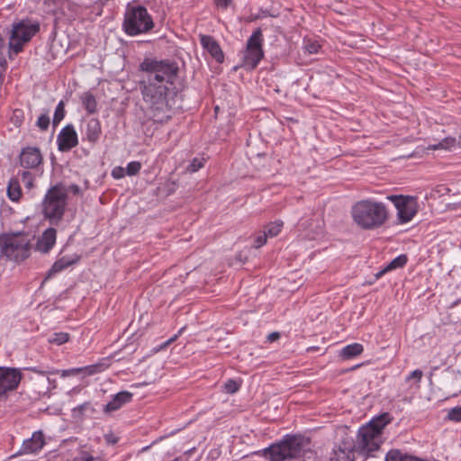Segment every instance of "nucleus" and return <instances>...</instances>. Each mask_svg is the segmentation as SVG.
<instances>
[{
    "label": "nucleus",
    "mask_w": 461,
    "mask_h": 461,
    "mask_svg": "<svg viewBox=\"0 0 461 461\" xmlns=\"http://www.w3.org/2000/svg\"><path fill=\"white\" fill-rule=\"evenodd\" d=\"M145 76L140 82L149 114L155 122H167L173 114L170 95H174V82L179 68L176 62L145 59L140 65Z\"/></svg>",
    "instance_id": "f257e3e1"
},
{
    "label": "nucleus",
    "mask_w": 461,
    "mask_h": 461,
    "mask_svg": "<svg viewBox=\"0 0 461 461\" xmlns=\"http://www.w3.org/2000/svg\"><path fill=\"white\" fill-rule=\"evenodd\" d=\"M390 421V414L384 412L360 427L356 440L349 443L353 450L363 456H372L380 448L383 429Z\"/></svg>",
    "instance_id": "f03ea898"
},
{
    "label": "nucleus",
    "mask_w": 461,
    "mask_h": 461,
    "mask_svg": "<svg viewBox=\"0 0 461 461\" xmlns=\"http://www.w3.org/2000/svg\"><path fill=\"white\" fill-rule=\"evenodd\" d=\"M353 221L362 230L381 228L389 219L387 206L371 198L356 202L351 207Z\"/></svg>",
    "instance_id": "7ed1b4c3"
},
{
    "label": "nucleus",
    "mask_w": 461,
    "mask_h": 461,
    "mask_svg": "<svg viewBox=\"0 0 461 461\" xmlns=\"http://www.w3.org/2000/svg\"><path fill=\"white\" fill-rule=\"evenodd\" d=\"M310 450V440L300 435H286L264 450L265 456L270 461H285L304 456Z\"/></svg>",
    "instance_id": "20e7f679"
},
{
    "label": "nucleus",
    "mask_w": 461,
    "mask_h": 461,
    "mask_svg": "<svg viewBox=\"0 0 461 461\" xmlns=\"http://www.w3.org/2000/svg\"><path fill=\"white\" fill-rule=\"evenodd\" d=\"M29 257V237L24 232L0 235V258L20 263Z\"/></svg>",
    "instance_id": "39448f33"
},
{
    "label": "nucleus",
    "mask_w": 461,
    "mask_h": 461,
    "mask_svg": "<svg viewBox=\"0 0 461 461\" xmlns=\"http://www.w3.org/2000/svg\"><path fill=\"white\" fill-rule=\"evenodd\" d=\"M154 27L147 8L140 5H128L124 14L122 28L129 36L146 33Z\"/></svg>",
    "instance_id": "423d86ee"
},
{
    "label": "nucleus",
    "mask_w": 461,
    "mask_h": 461,
    "mask_svg": "<svg viewBox=\"0 0 461 461\" xmlns=\"http://www.w3.org/2000/svg\"><path fill=\"white\" fill-rule=\"evenodd\" d=\"M66 205L67 191L61 185H55L45 195L42 212L51 223H57L62 219Z\"/></svg>",
    "instance_id": "0eeeda50"
},
{
    "label": "nucleus",
    "mask_w": 461,
    "mask_h": 461,
    "mask_svg": "<svg viewBox=\"0 0 461 461\" xmlns=\"http://www.w3.org/2000/svg\"><path fill=\"white\" fill-rule=\"evenodd\" d=\"M263 34L260 28L255 30L247 41L246 50L243 52L242 67L247 69H255L264 57Z\"/></svg>",
    "instance_id": "6e6552de"
},
{
    "label": "nucleus",
    "mask_w": 461,
    "mask_h": 461,
    "mask_svg": "<svg viewBox=\"0 0 461 461\" xmlns=\"http://www.w3.org/2000/svg\"><path fill=\"white\" fill-rule=\"evenodd\" d=\"M387 199L393 203L397 209V216L401 223H406L412 220L418 212L417 198L409 195H388Z\"/></svg>",
    "instance_id": "1a4fd4ad"
},
{
    "label": "nucleus",
    "mask_w": 461,
    "mask_h": 461,
    "mask_svg": "<svg viewBox=\"0 0 461 461\" xmlns=\"http://www.w3.org/2000/svg\"><path fill=\"white\" fill-rule=\"evenodd\" d=\"M20 381L21 373L18 369L0 367V396L15 389Z\"/></svg>",
    "instance_id": "9d476101"
},
{
    "label": "nucleus",
    "mask_w": 461,
    "mask_h": 461,
    "mask_svg": "<svg viewBox=\"0 0 461 461\" xmlns=\"http://www.w3.org/2000/svg\"><path fill=\"white\" fill-rule=\"evenodd\" d=\"M47 370H39L31 367V387L38 395H43L49 393L50 388V380Z\"/></svg>",
    "instance_id": "9b49d317"
},
{
    "label": "nucleus",
    "mask_w": 461,
    "mask_h": 461,
    "mask_svg": "<svg viewBox=\"0 0 461 461\" xmlns=\"http://www.w3.org/2000/svg\"><path fill=\"white\" fill-rule=\"evenodd\" d=\"M57 143L59 151H68L77 146L78 140L75 128L71 124L65 126L57 137Z\"/></svg>",
    "instance_id": "f8f14e48"
},
{
    "label": "nucleus",
    "mask_w": 461,
    "mask_h": 461,
    "mask_svg": "<svg viewBox=\"0 0 461 461\" xmlns=\"http://www.w3.org/2000/svg\"><path fill=\"white\" fill-rule=\"evenodd\" d=\"M200 42L203 48L206 50L218 63L224 61V54L221 48L212 36L201 35Z\"/></svg>",
    "instance_id": "ddd939ff"
},
{
    "label": "nucleus",
    "mask_w": 461,
    "mask_h": 461,
    "mask_svg": "<svg viewBox=\"0 0 461 461\" xmlns=\"http://www.w3.org/2000/svg\"><path fill=\"white\" fill-rule=\"evenodd\" d=\"M56 235L57 231L54 228L47 229L41 237L39 238L36 243V249L43 253L49 252L56 242Z\"/></svg>",
    "instance_id": "4468645a"
},
{
    "label": "nucleus",
    "mask_w": 461,
    "mask_h": 461,
    "mask_svg": "<svg viewBox=\"0 0 461 461\" xmlns=\"http://www.w3.org/2000/svg\"><path fill=\"white\" fill-rule=\"evenodd\" d=\"M132 396V393L127 391L118 393L114 395L113 400L104 406V411L111 412L119 410L123 404L130 402Z\"/></svg>",
    "instance_id": "2eb2a0df"
},
{
    "label": "nucleus",
    "mask_w": 461,
    "mask_h": 461,
    "mask_svg": "<svg viewBox=\"0 0 461 461\" xmlns=\"http://www.w3.org/2000/svg\"><path fill=\"white\" fill-rule=\"evenodd\" d=\"M102 128L98 119L92 118L86 122V138L92 144H95L101 136Z\"/></svg>",
    "instance_id": "dca6fc26"
},
{
    "label": "nucleus",
    "mask_w": 461,
    "mask_h": 461,
    "mask_svg": "<svg viewBox=\"0 0 461 461\" xmlns=\"http://www.w3.org/2000/svg\"><path fill=\"white\" fill-rule=\"evenodd\" d=\"M344 447L339 446L338 448L333 450V453L330 458V461H353L354 455L356 453L351 445L343 443Z\"/></svg>",
    "instance_id": "f3484780"
},
{
    "label": "nucleus",
    "mask_w": 461,
    "mask_h": 461,
    "mask_svg": "<svg viewBox=\"0 0 461 461\" xmlns=\"http://www.w3.org/2000/svg\"><path fill=\"white\" fill-rule=\"evenodd\" d=\"M364 350L363 346L360 343H352L342 348L339 356L344 360L351 359L360 355Z\"/></svg>",
    "instance_id": "a211bd4d"
},
{
    "label": "nucleus",
    "mask_w": 461,
    "mask_h": 461,
    "mask_svg": "<svg viewBox=\"0 0 461 461\" xmlns=\"http://www.w3.org/2000/svg\"><path fill=\"white\" fill-rule=\"evenodd\" d=\"M79 258L78 257H76L75 258L73 259H69L66 257H63L61 258H59V260H57L53 266L51 267V268L50 269L49 271V274L48 276H51V275H54L56 273H59L62 270H64L65 268L70 267L71 265L77 263L78 261Z\"/></svg>",
    "instance_id": "6ab92c4d"
},
{
    "label": "nucleus",
    "mask_w": 461,
    "mask_h": 461,
    "mask_svg": "<svg viewBox=\"0 0 461 461\" xmlns=\"http://www.w3.org/2000/svg\"><path fill=\"white\" fill-rule=\"evenodd\" d=\"M46 444V438L42 431L38 430L31 436V453L39 452Z\"/></svg>",
    "instance_id": "aec40b11"
},
{
    "label": "nucleus",
    "mask_w": 461,
    "mask_h": 461,
    "mask_svg": "<svg viewBox=\"0 0 461 461\" xmlns=\"http://www.w3.org/2000/svg\"><path fill=\"white\" fill-rule=\"evenodd\" d=\"M459 145V141L454 137H447L439 141L438 144L429 145V150L445 149L450 150Z\"/></svg>",
    "instance_id": "412c9836"
},
{
    "label": "nucleus",
    "mask_w": 461,
    "mask_h": 461,
    "mask_svg": "<svg viewBox=\"0 0 461 461\" xmlns=\"http://www.w3.org/2000/svg\"><path fill=\"white\" fill-rule=\"evenodd\" d=\"M408 261V258L406 255L402 254V255H400L398 257H396L394 259H393L387 266L386 267L380 271L376 276L379 277L381 276L384 273L389 271V270H393V269H396V268H400V267H402L406 265Z\"/></svg>",
    "instance_id": "4be33fe9"
},
{
    "label": "nucleus",
    "mask_w": 461,
    "mask_h": 461,
    "mask_svg": "<svg viewBox=\"0 0 461 461\" xmlns=\"http://www.w3.org/2000/svg\"><path fill=\"white\" fill-rule=\"evenodd\" d=\"M7 195L12 201H18L22 196V189L17 179H11L7 187Z\"/></svg>",
    "instance_id": "5701e85b"
},
{
    "label": "nucleus",
    "mask_w": 461,
    "mask_h": 461,
    "mask_svg": "<svg viewBox=\"0 0 461 461\" xmlns=\"http://www.w3.org/2000/svg\"><path fill=\"white\" fill-rule=\"evenodd\" d=\"M83 369L88 370V374L93 375L97 372H101L103 368V365H91L86 366L85 368H71L68 370H64L62 373L63 376L70 375H77L83 371Z\"/></svg>",
    "instance_id": "b1692460"
},
{
    "label": "nucleus",
    "mask_w": 461,
    "mask_h": 461,
    "mask_svg": "<svg viewBox=\"0 0 461 461\" xmlns=\"http://www.w3.org/2000/svg\"><path fill=\"white\" fill-rule=\"evenodd\" d=\"M82 104L85 109L89 113H95L96 112L97 103L95 96L92 94H85L82 97Z\"/></svg>",
    "instance_id": "393cba45"
},
{
    "label": "nucleus",
    "mask_w": 461,
    "mask_h": 461,
    "mask_svg": "<svg viewBox=\"0 0 461 461\" xmlns=\"http://www.w3.org/2000/svg\"><path fill=\"white\" fill-rule=\"evenodd\" d=\"M282 227H283V221H276L275 222L269 223L266 227V230L264 231L266 232V234L268 237L273 238V237L277 236L280 233Z\"/></svg>",
    "instance_id": "a878e982"
},
{
    "label": "nucleus",
    "mask_w": 461,
    "mask_h": 461,
    "mask_svg": "<svg viewBox=\"0 0 461 461\" xmlns=\"http://www.w3.org/2000/svg\"><path fill=\"white\" fill-rule=\"evenodd\" d=\"M69 339V334L67 332H56L52 334L49 339L48 341L50 344H56L58 346H60L66 342H68Z\"/></svg>",
    "instance_id": "bb28decb"
},
{
    "label": "nucleus",
    "mask_w": 461,
    "mask_h": 461,
    "mask_svg": "<svg viewBox=\"0 0 461 461\" xmlns=\"http://www.w3.org/2000/svg\"><path fill=\"white\" fill-rule=\"evenodd\" d=\"M64 117H65V104L63 101H60L55 109L53 121H52L53 126H57L64 119Z\"/></svg>",
    "instance_id": "cd10ccee"
},
{
    "label": "nucleus",
    "mask_w": 461,
    "mask_h": 461,
    "mask_svg": "<svg viewBox=\"0 0 461 461\" xmlns=\"http://www.w3.org/2000/svg\"><path fill=\"white\" fill-rule=\"evenodd\" d=\"M72 411H73V415L75 417H81L82 415H84L85 412H86V411L94 412L95 410L92 407L90 402H84L83 404H80L77 407H75Z\"/></svg>",
    "instance_id": "c85d7f7f"
},
{
    "label": "nucleus",
    "mask_w": 461,
    "mask_h": 461,
    "mask_svg": "<svg viewBox=\"0 0 461 461\" xmlns=\"http://www.w3.org/2000/svg\"><path fill=\"white\" fill-rule=\"evenodd\" d=\"M75 461H105L101 456H95L86 450H81Z\"/></svg>",
    "instance_id": "c756f323"
},
{
    "label": "nucleus",
    "mask_w": 461,
    "mask_h": 461,
    "mask_svg": "<svg viewBox=\"0 0 461 461\" xmlns=\"http://www.w3.org/2000/svg\"><path fill=\"white\" fill-rule=\"evenodd\" d=\"M422 376H423L422 371L420 370V369H416V370L412 371L406 377V381L407 382H412L413 381V384H414L415 388L418 389L420 387L419 384H420Z\"/></svg>",
    "instance_id": "7c9ffc66"
},
{
    "label": "nucleus",
    "mask_w": 461,
    "mask_h": 461,
    "mask_svg": "<svg viewBox=\"0 0 461 461\" xmlns=\"http://www.w3.org/2000/svg\"><path fill=\"white\" fill-rule=\"evenodd\" d=\"M42 161V157L39 149L31 148V168L39 166Z\"/></svg>",
    "instance_id": "2f4dec72"
},
{
    "label": "nucleus",
    "mask_w": 461,
    "mask_h": 461,
    "mask_svg": "<svg viewBox=\"0 0 461 461\" xmlns=\"http://www.w3.org/2000/svg\"><path fill=\"white\" fill-rule=\"evenodd\" d=\"M321 45L316 41H304V49L309 54H316L318 53Z\"/></svg>",
    "instance_id": "473e14b6"
},
{
    "label": "nucleus",
    "mask_w": 461,
    "mask_h": 461,
    "mask_svg": "<svg viewBox=\"0 0 461 461\" xmlns=\"http://www.w3.org/2000/svg\"><path fill=\"white\" fill-rule=\"evenodd\" d=\"M240 387V384L236 380H233V379H229L224 384V391L227 393H235L236 392L239 391Z\"/></svg>",
    "instance_id": "72a5a7b5"
},
{
    "label": "nucleus",
    "mask_w": 461,
    "mask_h": 461,
    "mask_svg": "<svg viewBox=\"0 0 461 461\" xmlns=\"http://www.w3.org/2000/svg\"><path fill=\"white\" fill-rule=\"evenodd\" d=\"M140 168H141V164L139 161L130 162L127 165V167L125 168L126 175L135 176L140 172Z\"/></svg>",
    "instance_id": "f704fd0d"
},
{
    "label": "nucleus",
    "mask_w": 461,
    "mask_h": 461,
    "mask_svg": "<svg viewBox=\"0 0 461 461\" xmlns=\"http://www.w3.org/2000/svg\"><path fill=\"white\" fill-rule=\"evenodd\" d=\"M36 125L41 130L46 131L50 125V117L47 114H41L36 122Z\"/></svg>",
    "instance_id": "c9c22d12"
},
{
    "label": "nucleus",
    "mask_w": 461,
    "mask_h": 461,
    "mask_svg": "<svg viewBox=\"0 0 461 461\" xmlns=\"http://www.w3.org/2000/svg\"><path fill=\"white\" fill-rule=\"evenodd\" d=\"M447 418L453 421H461V407H455L449 410Z\"/></svg>",
    "instance_id": "e433bc0d"
},
{
    "label": "nucleus",
    "mask_w": 461,
    "mask_h": 461,
    "mask_svg": "<svg viewBox=\"0 0 461 461\" xmlns=\"http://www.w3.org/2000/svg\"><path fill=\"white\" fill-rule=\"evenodd\" d=\"M203 167V160H201L199 158H194L192 160V162L189 164V166L187 167V171L191 172V173H194V172L198 171L200 168H202Z\"/></svg>",
    "instance_id": "4c0bfd02"
},
{
    "label": "nucleus",
    "mask_w": 461,
    "mask_h": 461,
    "mask_svg": "<svg viewBox=\"0 0 461 461\" xmlns=\"http://www.w3.org/2000/svg\"><path fill=\"white\" fill-rule=\"evenodd\" d=\"M23 119V113L22 110L15 109L13 112V115L11 117V121L14 122L15 126H20Z\"/></svg>",
    "instance_id": "58836bf2"
},
{
    "label": "nucleus",
    "mask_w": 461,
    "mask_h": 461,
    "mask_svg": "<svg viewBox=\"0 0 461 461\" xmlns=\"http://www.w3.org/2000/svg\"><path fill=\"white\" fill-rule=\"evenodd\" d=\"M21 166L24 168L29 167V147H25L22 149L20 155Z\"/></svg>",
    "instance_id": "ea45409f"
},
{
    "label": "nucleus",
    "mask_w": 461,
    "mask_h": 461,
    "mask_svg": "<svg viewBox=\"0 0 461 461\" xmlns=\"http://www.w3.org/2000/svg\"><path fill=\"white\" fill-rule=\"evenodd\" d=\"M267 238H268V236L266 234L265 231L258 234L255 239L254 248L258 249V248L262 247L267 242Z\"/></svg>",
    "instance_id": "a19ab883"
},
{
    "label": "nucleus",
    "mask_w": 461,
    "mask_h": 461,
    "mask_svg": "<svg viewBox=\"0 0 461 461\" xmlns=\"http://www.w3.org/2000/svg\"><path fill=\"white\" fill-rule=\"evenodd\" d=\"M195 452V448H192L185 452L182 456H178L179 461H198L199 457L191 458L192 455Z\"/></svg>",
    "instance_id": "79ce46f5"
},
{
    "label": "nucleus",
    "mask_w": 461,
    "mask_h": 461,
    "mask_svg": "<svg viewBox=\"0 0 461 461\" xmlns=\"http://www.w3.org/2000/svg\"><path fill=\"white\" fill-rule=\"evenodd\" d=\"M126 175V170L122 167H116L112 171V176L115 179H121Z\"/></svg>",
    "instance_id": "37998d69"
},
{
    "label": "nucleus",
    "mask_w": 461,
    "mask_h": 461,
    "mask_svg": "<svg viewBox=\"0 0 461 461\" xmlns=\"http://www.w3.org/2000/svg\"><path fill=\"white\" fill-rule=\"evenodd\" d=\"M104 439L107 444H111V445L116 444L118 441V438L112 433L105 434Z\"/></svg>",
    "instance_id": "c03bdc74"
},
{
    "label": "nucleus",
    "mask_w": 461,
    "mask_h": 461,
    "mask_svg": "<svg viewBox=\"0 0 461 461\" xmlns=\"http://www.w3.org/2000/svg\"><path fill=\"white\" fill-rule=\"evenodd\" d=\"M280 338V333L277 332V331H274L272 333H270L267 338V340L270 343L277 340L278 339Z\"/></svg>",
    "instance_id": "a18cd8bd"
},
{
    "label": "nucleus",
    "mask_w": 461,
    "mask_h": 461,
    "mask_svg": "<svg viewBox=\"0 0 461 461\" xmlns=\"http://www.w3.org/2000/svg\"><path fill=\"white\" fill-rule=\"evenodd\" d=\"M218 6L227 8L230 4L231 0H214Z\"/></svg>",
    "instance_id": "49530a36"
},
{
    "label": "nucleus",
    "mask_w": 461,
    "mask_h": 461,
    "mask_svg": "<svg viewBox=\"0 0 461 461\" xmlns=\"http://www.w3.org/2000/svg\"><path fill=\"white\" fill-rule=\"evenodd\" d=\"M40 31V24L38 23H31V38Z\"/></svg>",
    "instance_id": "de8ad7c7"
},
{
    "label": "nucleus",
    "mask_w": 461,
    "mask_h": 461,
    "mask_svg": "<svg viewBox=\"0 0 461 461\" xmlns=\"http://www.w3.org/2000/svg\"><path fill=\"white\" fill-rule=\"evenodd\" d=\"M69 190H70L74 194H76V195L79 194H80V192H81V191H80V187H79L77 185H75V184H73V185H71L69 186Z\"/></svg>",
    "instance_id": "09e8293b"
},
{
    "label": "nucleus",
    "mask_w": 461,
    "mask_h": 461,
    "mask_svg": "<svg viewBox=\"0 0 461 461\" xmlns=\"http://www.w3.org/2000/svg\"><path fill=\"white\" fill-rule=\"evenodd\" d=\"M185 327H183L182 329H180V330L178 331V334H176V335H175L174 337H172L171 339H169L167 341L166 345H169L170 343H172L173 341H175V340L176 339L177 336L183 332V330H185Z\"/></svg>",
    "instance_id": "8fccbe9b"
},
{
    "label": "nucleus",
    "mask_w": 461,
    "mask_h": 461,
    "mask_svg": "<svg viewBox=\"0 0 461 461\" xmlns=\"http://www.w3.org/2000/svg\"><path fill=\"white\" fill-rule=\"evenodd\" d=\"M23 452H26L27 449L29 448V439H24L23 440Z\"/></svg>",
    "instance_id": "3c124183"
},
{
    "label": "nucleus",
    "mask_w": 461,
    "mask_h": 461,
    "mask_svg": "<svg viewBox=\"0 0 461 461\" xmlns=\"http://www.w3.org/2000/svg\"><path fill=\"white\" fill-rule=\"evenodd\" d=\"M22 176H23V178L25 179L27 177V176H29V171H26L24 170L23 173H22Z\"/></svg>",
    "instance_id": "603ef678"
},
{
    "label": "nucleus",
    "mask_w": 461,
    "mask_h": 461,
    "mask_svg": "<svg viewBox=\"0 0 461 461\" xmlns=\"http://www.w3.org/2000/svg\"><path fill=\"white\" fill-rule=\"evenodd\" d=\"M172 461H179V460H178V457H176V458H175V459H174V460H172Z\"/></svg>",
    "instance_id": "864d4df0"
}]
</instances>
